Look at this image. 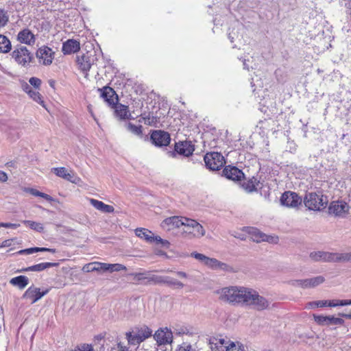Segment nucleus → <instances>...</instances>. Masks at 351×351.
Segmentation results:
<instances>
[{"mask_svg":"<svg viewBox=\"0 0 351 351\" xmlns=\"http://www.w3.org/2000/svg\"><path fill=\"white\" fill-rule=\"evenodd\" d=\"M161 226L168 231L177 229L178 233L189 239L200 238L206 233L203 226L197 221L180 216H173L164 219Z\"/></svg>","mask_w":351,"mask_h":351,"instance_id":"obj_1","label":"nucleus"},{"mask_svg":"<svg viewBox=\"0 0 351 351\" xmlns=\"http://www.w3.org/2000/svg\"><path fill=\"white\" fill-rule=\"evenodd\" d=\"M248 287L230 286L223 287L218 292L219 299L234 306H244Z\"/></svg>","mask_w":351,"mask_h":351,"instance_id":"obj_2","label":"nucleus"},{"mask_svg":"<svg viewBox=\"0 0 351 351\" xmlns=\"http://www.w3.org/2000/svg\"><path fill=\"white\" fill-rule=\"evenodd\" d=\"M328 202V197L319 191L307 193L304 198L305 206L314 211H321L325 208Z\"/></svg>","mask_w":351,"mask_h":351,"instance_id":"obj_3","label":"nucleus"},{"mask_svg":"<svg viewBox=\"0 0 351 351\" xmlns=\"http://www.w3.org/2000/svg\"><path fill=\"white\" fill-rule=\"evenodd\" d=\"M244 306L257 311H263L269 307V302L267 298L261 295L257 291L248 287Z\"/></svg>","mask_w":351,"mask_h":351,"instance_id":"obj_4","label":"nucleus"},{"mask_svg":"<svg viewBox=\"0 0 351 351\" xmlns=\"http://www.w3.org/2000/svg\"><path fill=\"white\" fill-rule=\"evenodd\" d=\"M152 331L147 326L136 328L131 332H126V339L128 344L136 346L138 345L144 340L152 335Z\"/></svg>","mask_w":351,"mask_h":351,"instance_id":"obj_5","label":"nucleus"},{"mask_svg":"<svg viewBox=\"0 0 351 351\" xmlns=\"http://www.w3.org/2000/svg\"><path fill=\"white\" fill-rule=\"evenodd\" d=\"M350 206L342 200L332 201L328 206V214L337 218H345L348 215Z\"/></svg>","mask_w":351,"mask_h":351,"instance_id":"obj_6","label":"nucleus"},{"mask_svg":"<svg viewBox=\"0 0 351 351\" xmlns=\"http://www.w3.org/2000/svg\"><path fill=\"white\" fill-rule=\"evenodd\" d=\"M204 160L206 167L212 171L219 170L225 164L224 157L219 152L207 153Z\"/></svg>","mask_w":351,"mask_h":351,"instance_id":"obj_7","label":"nucleus"},{"mask_svg":"<svg viewBox=\"0 0 351 351\" xmlns=\"http://www.w3.org/2000/svg\"><path fill=\"white\" fill-rule=\"evenodd\" d=\"M130 276L134 283L145 285H156L159 279L158 275L152 274L149 271L132 273Z\"/></svg>","mask_w":351,"mask_h":351,"instance_id":"obj_8","label":"nucleus"},{"mask_svg":"<svg viewBox=\"0 0 351 351\" xmlns=\"http://www.w3.org/2000/svg\"><path fill=\"white\" fill-rule=\"evenodd\" d=\"M145 104L146 110H170L167 101L163 97L155 95L148 96Z\"/></svg>","mask_w":351,"mask_h":351,"instance_id":"obj_9","label":"nucleus"},{"mask_svg":"<svg viewBox=\"0 0 351 351\" xmlns=\"http://www.w3.org/2000/svg\"><path fill=\"white\" fill-rule=\"evenodd\" d=\"M12 57L14 60L22 66L27 65L32 60V56L24 46H19L12 53Z\"/></svg>","mask_w":351,"mask_h":351,"instance_id":"obj_10","label":"nucleus"},{"mask_svg":"<svg viewBox=\"0 0 351 351\" xmlns=\"http://www.w3.org/2000/svg\"><path fill=\"white\" fill-rule=\"evenodd\" d=\"M194 150V145L191 141H180L176 143L174 152H169L168 154L172 158L176 157L177 154L188 157L193 154Z\"/></svg>","mask_w":351,"mask_h":351,"instance_id":"obj_11","label":"nucleus"},{"mask_svg":"<svg viewBox=\"0 0 351 351\" xmlns=\"http://www.w3.org/2000/svg\"><path fill=\"white\" fill-rule=\"evenodd\" d=\"M50 291V289H45L40 290V288L34 286H30L23 293V298L31 300V303L34 304L40 300L43 296L47 295Z\"/></svg>","mask_w":351,"mask_h":351,"instance_id":"obj_12","label":"nucleus"},{"mask_svg":"<svg viewBox=\"0 0 351 351\" xmlns=\"http://www.w3.org/2000/svg\"><path fill=\"white\" fill-rule=\"evenodd\" d=\"M229 343V339L222 335L213 336L208 339L210 351H226Z\"/></svg>","mask_w":351,"mask_h":351,"instance_id":"obj_13","label":"nucleus"},{"mask_svg":"<svg viewBox=\"0 0 351 351\" xmlns=\"http://www.w3.org/2000/svg\"><path fill=\"white\" fill-rule=\"evenodd\" d=\"M99 90L101 93V97L108 104L109 107L112 108L117 107V104L119 101V97L114 89L109 86H105L99 89Z\"/></svg>","mask_w":351,"mask_h":351,"instance_id":"obj_14","label":"nucleus"},{"mask_svg":"<svg viewBox=\"0 0 351 351\" xmlns=\"http://www.w3.org/2000/svg\"><path fill=\"white\" fill-rule=\"evenodd\" d=\"M150 139L152 143L157 147L167 146L171 141L169 134L162 130L153 131Z\"/></svg>","mask_w":351,"mask_h":351,"instance_id":"obj_15","label":"nucleus"},{"mask_svg":"<svg viewBox=\"0 0 351 351\" xmlns=\"http://www.w3.org/2000/svg\"><path fill=\"white\" fill-rule=\"evenodd\" d=\"M113 116L119 120H134L135 118L138 119V122L141 123L143 121L145 123L149 124L150 122L146 119V114H136L135 111H114Z\"/></svg>","mask_w":351,"mask_h":351,"instance_id":"obj_16","label":"nucleus"},{"mask_svg":"<svg viewBox=\"0 0 351 351\" xmlns=\"http://www.w3.org/2000/svg\"><path fill=\"white\" fill-rule=\"evenodd\" d=\"M280 202L287 207L296 208L301 204L302 199L295 192L286 191L282 195Z\"/></svg>","mask_w":351,"mask_h":351,"instance_id":"obj_17","label":"nucleus"},{"mask_svg":"<svg viewBox=\"0 0 351 351\" xmlns=\"http://www.w3.org/2000/svg\"><path fill=\"white\" fill-rule=\"evenodd\" d=\"M315 322L321 326L343 325V319L334 316H324L321 315H313Z\"/></svg>","mask_w":351,"mask_h":351,"instance_id":"obj_18","label":"nucleus"},{"mask_svg":"<svg viewBox=\"0 0 351 351\" xmlns=\"http://www.w3.org/2000/svg\"><path fill=\"white\" fill-rule=\"evenodd\" d=\"M51 171L57 176L72 183L76 184L80 180V178L75 176L73 171H69L65 167H54L51 169Z\"/></svg>","mask_w":351,"mask_h":351,"instance_id":"obj_19","label":"nucleus"},{"mask_svg":"<svg viewBox=\"0 0 351 351\" xmlns=\"http://www.w3.org/2000/svg\"><path fill=\"white\" fill-rule=\"evenodd\" d=\"M154 339L159 345L170 344L173 341V332L167 328L160 329L155 332Z\"/></svg>","mask_w":351,"mask_h":351,"instance_id":"obj_20","label":"nucleus"},{"mask_svg":"<svg viewBox=\"0 0 351 351\" xmlns=\"http://www.w3.org/2000/svg\"><path fill=\"white\" fill-rule=\"evenodd\" d=\"M36 56L39 59L40 62L49 65L51 64L53 59V52L51 48L44 46L37 51Z\"/></svg>","mask_w":351,"mask_h":351,"instance_id":"obj_21","label":"nucleus"},{"mask_svg":"<svg viewBox=\"0 0 351 351\" xmlns=\"http://www.w3.org/2000/svg\"><path fill=\"white\" fill-rule=\"evenodd\" d=\"M324 280L323 276H318L304 280H297L295 282V285L304 289L313 288L323 283Z\"/></svg>","mask_w":351,"mask_h":351,"instance_id":"obj_22","label":"nucleus"},{"mask_svg":"<svg viewBox=\"0 0 351 351\" xmlns=\"http://www.w3.org/2000/svg\"><path fill=\"white\" fill-rule=\"evenodd\" d=\"M17 40L23 44L34 45L36 42L35 35L27 28L20 31L17 35Z\"/></svg>","mask_w":351,"mask_h":351,"instance_id":"obj_23","label":"nucleus"},{"mask_svg":"<svg viewBox=\"0 0 351 351\" xmlns=\"http://www.w3.org/2000/svg\"><path fill=\"white\" fill-rule=\"evenodd\" d=\"M223 175L233 181L241 180L244 176V173L240 169L236 167H226L223 170Z\"/></svg>","mask_w":351,"mask_h":351,"instance_id":"obj_24","label":"nucleus"},{"mask_svg":"<svg viewBox=\"0 0 351 351\" xmlns=\"http://www.w3.org/2000/svg\"><path fill=\"white\" fill-rule=\"evenodd\" d=\"M80 49V43L74 39H69L62 44V51L64 54L74 53Z\"/></svg>","mask_w":351,"mask_h":351,"instance_id":"obj_25","label":"nucleus"},{"mask_svg":"<svg viewBox=\"0 0 351 351\" xmlns=\"http://www.w3.org/2000/svg\"><path fill=\"white\" fill-rule=\"evenodd\" d=\"M322 261L328 263L346 262V253H332L323 252Z\"/></svg>","mask_w":351,"mask_h":351,"instance_id":"obj_26","label":"nucleus"},{"mask_svg":"<svg viewBox=\"0 0 351 351\" xmlns=\"http://www.w3.org/2000/svg\"><path fill=\"white\" fill-rule=\"evenodd\" d=\"M159 279L157 284H166L169 286L173 287L176 289H182L184 287V284L178 280L171 278L169 276H158Z\"/></svg>","mask_w":351,"mask_h":351,"instance_id":"obj_27","label":"nucleus"},{"mask_svg":"<svg viewBox=\"0 0 351 351\" xmlns=\"http://www.w3.org/2000/svg\"><path fill=\"white\" fill-rule=\"evenodd\" d=\"M77 62L79 65L80 69L83 72L88 71L92 65V62L88 55H83L80 57H77Z\"/></svg>","mask_w":351,"mask_h":351,"instance_id":"obj_28","label":"nucleus"},{"mask_svg":"<svg viewBox=\"0 0 351 351\" xmlns=\"http://www.w3.org/2000/svg\"><path fill=\"white\" fill-rule=\"evenodd\" d=\"M247 228L248 234L254 241L260 243L263 241V238H266L265 234L260 231L258 228L254 227H248Z\"/></svg>","mask_w":351,"mask_h":351,"instance_id":"obj_29","label":"nucleus"},{"mask_svg":"<svg viewBox=\"0 0 351 351\" xmlns=\"http://www.w3.org/2000/svg\"><path fill=\"white\" fill-rule=\"evenodd\" d=\"M10 283L19 289H23L29 284V279L25 276H19L11 278Z\"/></svg>","mask_w":351,"mask_h":351,"instance_id":"obj_30","label":"nucleus"},{"mask_svg":"<svg viewBox=\"0 0 351 351\" xmlns=\"http://www.w3.org/2000/svg\"><path fill=\"white\" fill-rule=\"evenodd\" d=\"M127 130L132 134L139 138H143L144 135L143 132L142 125L140 124L136 125L132 122H128L125 124Z\"/></svg>","mask_w":351,"mask_h":351,"instance_id":"obj_31","label":"nucleus"},{"mask_svg":"<svg viewBox=\"0 0 351 351\" xmlns=\"http://www.w3.org/2000/svg\"><path fill=\"white\" fill-rule=\"evenodd\" d=\"M56 263H41L28 267L23 269L24 271H41L46 269L56 266Z\"/></svg>","mask_w":351,"mask_h":351,"instance_id":"obj_32","label":"nucleus"},{"mask_svg":"<svg viewBox=\"0 0 351 351\" xmlns=\"http://www.w3.org/2000/svg\"><path fill=\"white\" fill-rule=\"evenodd\" d=\"M135 234L138 237L152 243L153 233L150 230L146 228H139L135 230Z\"/></svg>","mask_w":351,"mask_h":351,"instance_id":"obj_33","label":"nucleus"},{"mask_svg":"<svg viewBox=\"0 0 351 351\" xmlns=\"http://www.w3.org/2000/svg\"><path fill=\"white\" fill-rule=\"evenodd\" d=\"M259 181L255 178H252L247 180H244L241 184L242 188L247 192H253L256 190V186H258Z\"/></svg>","mask_w":351,"mask_h":351,"instance_id":"obj_34","label":"nucleus"},{"mask_svg":"<svg viewBox=\"0 0 351 351\" xmlns=\"http://www.w3.org/2000/svg\"><path fill=\"white\" fill-rule=\"evenodd\" d=\"M12 49L10 40L4 35L0 34V53H6Z\"/></svg>","mask_w":351,"mask_h":351,"instance_id":"obj_35","label":"nucleus"},{"mask_svg":"<svg viewBox=\"0 0 351 351\" xmlns=\"http://www.w3.org/2000/svg\"><path fill=\"white\" fill-rule=\"evenodd\" d=\"M24 191L25 192L29 193L32 195L43 197V198L45 199L47 201H49V202L53 201V197L51 196H50V195H47V194H46L45 193L40 192V191H38V190H36L35 189H33V188H25Z\"/></svg>","mask_w":351,"mask_h":351,"instance_id":"obj_36","label":"nucleus"},{"mask_svg":"<svg viewBox=\"0 0 351 351\" xmlns=\"http://www.w3.org/2000/svg\"><path fill=\"white\" fill-rule=\"evenodd\" d=\"M23 223L29 226L32 230L41 232L43 231V226L41 223L36 222L30 220H24Z\"/></svg>","mask_w":351,"mask_h":351,"instance_id":"obj_37","label":"nucleus"},{"mask_svg":"<svg viewBox=\"0 0 351 351\" xmlns=\"http://www.w3.org/2000/svg\"><path fill=\"white\" fill-rule=\"evenodd\" d=\"M217 270H220L228 273H235L237 271V269L233 266L221 261H219Z\"/></svg>","mask_w":351,"mask_h":351,"instance_id":"obj_38","label":"nucleus"},{"mask_svg":"<svg viewBox=\"0 0 351 351\" xmlns=\"http://www.w3.org/2000/svg\"><path fill=\"white\" fill-rule=\"evenodd\" d=\"M10 16L7 10L0 8V27H5L9 22Z\"/></svg>","mask_w":351,"mask_h":351,"instance_id":"obj_39","label":"nucleus"},{"mask_svg":"<svg viewBox=\"0 0 351 351\" xmlns=\"http://www.w3.org/2000/svg\"><path fill=\"white\" fill-rule=\"evenodd\" d=\"M82 271L84 272H86V273L92 272V271H99L98 262H93V263H90L86 264L83 267Z\"/></svg>","mask_w":351,"mask_h":351,"instance_id":"obj_40","label":"nucleus"},{"mask_svg":"<svg viewBox=\"0 0 351 351\" xmlns=\"http://www.w3.org/2000/svg\"><path fill=\"white\" fill-rule=\"evenodd\" d=\"M326 300H318V301H313L310 302L306 304V308L310 309V308H315L318 307H325L326 306Z\"/></svg>","mask_w":351,"mask_h":351,"instance_id":"obj_41","label":"nucleus"},{"mask_svg":"<svg viewBox=\"0 0 351 351\" xmlns=\"http://www.w3.org/2000/svg\"><path fill=\"white\" fill-rule=\"evenodd\" d=\"M226 351H245V350L242 344L230 342L228 346H227V348L226 349Z\"/></svg>","mask_w":351,"mask_h":351,"instance_id":"obj_42","label":"nucleus"},{"mask_svg":"<svg viewBox=\"0 0 351 351\" xmlns=\"http://www.w3.org/2000/svg\"><path fill=\"white\" fill-rule=\"evenodd\" d=\"M326 306L336 307L339 306H346V300H326Z\"/></svg>","mask_w":351,"mask_h":351,"instance_id":"obj_43","label":"nucleus"},{"mask_svg":"<svg viewBox=\"0 0 351 351\" xmlns=\"http://www.w3.org/2000/svg\"><path fill=\"white\" fill-rule=\"evenodd\" d=\"M219 261L217 259L214 258H210L208 257L206 260V262L204 263V265L207 266L208 267L212 269H217V265L219 264Z\"/></svg>","mask_w":351,"mask_h":351,"instance_id":"obj_44","label":"nucleus"},{"mask_svg":"<svg viewBox=\"0 0 351 351\" xmlns=\"http://www.w3.org/2000/svg\"><path fill=\"white\" fill-rule=\"evenodd\" d=\"M125 269H126V267L121 264H119V263L109 264L108 263V271L110 272L119 271L125 270Z\"/></svg>","mask_w":351,"mask_h":351,"instance_id":"obj_45","label":"nucleus"},{"mask_svg":"<svg viewBox=\"0 0 351 351\" xmlns=\"http://www.w3.org/2000/svg\"><path fill=\"white\" fill-rule=\"evenodd\" d=\"M156 242L157 243H160L162 246L168 247L170 245L169 242L167 240H164L161 239L158 236H154L153 234V239H152V243Z\"/></svg>","mask_w":351,"mask_h":351,"instance_id":"obj_46","label":"nucleus"},{"mask_svg":"<svg viewBox=\"0 0 351 351\" xmlns=\"http://www.w3.org/2000/svg\"><path fill=\"white\" fill-rule=\"evenodd\" d=\"M29 95L31 98H32L37 103H40V104L43 103V101L41 99L40 95L36 89L33 90L32 92H30Z\"/></svg>","mask_w":351,"mask_h":351,"instance_id":"obj_47","label":"nucleus"},{"mask_svg":"<svg viewBox=\"0 0 351 351\" xmlns=\"http://www.w3.org/2000/svg\"><path fill=\"white\" fill-rule=\"evenodd\" d=\"M90 202L91 205L93 207H95L96 209H97L100 211H102L103 207L104 205V202L99 201L97 199H90Z\"/></svg>","mask_w":351,"mask_h":351,"instance_id":"obj_48","label":"nucleus"},{"mask_svg":"<svg viewBox=\"0 0 351 351\" xmlns=\"http://www.w3.org/2000/svg\"><path fill=\"white\" fill-rule=\"evenodd\" d=\"M191 256L195 259L198 260L199 262L203 263L204 265L206 260L207 259L208 256H205L204 254L198 253V252H193L191 253Z\"/></svg>","mask_w":351,"mask_h":351,"instance_id":"obj_49","label":"nucleus"},{"mask_svg":"<svg viewBox=\"0 0 351 351\" xmlns=\"http://www.w3.org/2000/svg\"><path fill=\"white\" fill-rule=\"evenodd\" d=\"M173 332L176 335H182L187 334L189 332V330L184 326H176V327L173 328Z\"/></svg>","mask_w":351,"mask_h":351,"instance_id":"obj_50","label":"nucleus"},{"mask_svg":"<svg viewBox=\"0 0 351 351\" xmlns=\"http://www.w3.org/2000/svg\"><path fill=\"white\" fill-rule=\"evenodd\" d=\"M323 252H313L310 254V258L315 261H322Z\"/></svg>","mask_w":351,"mask_h":351,"instance_id":"obj_51","label":"nucleus"},{"mask_svg":"<svg viewBox=\"0 0 351 351\" xmlns=\"http://www.w3.org/2000/svg\"><path fill=\"white\" fill-rule=\"evenodd\" d=\"M29 82L31 86H32L35 88V89L39 88V87L41 85V80L39 78L35 77H31L29 80Z\"/></svg>","mask_w":351,"mask_h":351,"instance_id":"obj_52","label":"nucleus"},{"mask_svg":"<svg viewBox=\"0 0 351 351\" xmlns=\"http://www.w3.org/2000/svg\"><path fill=\"white\" fill-rule=\"evenodd\" d=\"M117 108H120V110H128L129 108V105L123 100H122V98H119L118 104H117V107H115V110H117Z\"/></svg>","mask_w":351,"mask_h":351,"instance_id":"obj_53","label":"nucleus"},{"mask_svg":"<svg viewBox=\"0 0 351 351\" xmlns=\"http://www.w3.org/2000/svg\"><path fill=\"white\" fill-rule=\"evenodd\" d=\"M266 238H263V241H267L270 243H276L278 241V237L272 236V235H267L265 234Z\"/></svg>","mask_w":351,"mask_h":351,"instance_id":"obj_54","label":"nucleus"},{"mask_svg":"<svg viewBox=\"0 0 351 351\" xmlns=\"http://www.w3.org/2000/svg\"><path fill=\"white\" fill-rule=\"evenodd\" d=\"M177 351H193L192 347L187 343H183L180 346Z\"/></svg>","mask_w":351,"mask_h":351,"instance_id":"obj_55","label":"nucleus"},{"mask_svg":"<svg viewBox=\"0 0 351 351\" xmlns=\"http://www.w3.org/2000/svg\"><path fill=\"white\" fill-rule=\"evenodd\" d=\"M0 226H1V227H3V228L16 229L20 226V224L12 223H0Z\"/></svg>","mask_w":351,"mask_h":351,"instance_id":"obj_56","label":"nucleus"},{"mask_svg":"<svg viewBox=\"0 0 351 351\" xmlns=\"http://www.w3.org/2000/svg\"><path fill=\"white\" fill-rule=\"evenodd\" d=\"M118 351H129V347L125 343L119 341L117 343Z\"/></svg>","mask_w":351,"mask_h":351,"instance_id":"obj_57","label":"nucleus"},{"mask_svg":"<svg viewBox=\"0 0 351 351\" xmlns=\"http://www.w3.org/2000/svg\"><path fill=\"white\" fill-rule=\"evenodd\" d=\"M38 252V247H35L28 248V249H26L24 250H21L19 252L21 254L26 253L27 254H33L34 252Z\"/></svg>","mask_w":351,"mask_h":351,"instance_id":"obj_58","label":"nucleus"},{"mask_svg":"<svg viewBox=\"0 0 351 351\" xmlns=\"http://www.w3.org/2000/svg\"><path fill=\"white\" fill-rule=\"evenodd\" d=\"M98 268L99 271H108V263L98 262Z\"/></svg>","mask_w":351,"mask_h":351,"instance_id":"obj_59","label":"nucleus"},{"mask_svg":"<svg viewBox=\"0 0 351 351\" xmlns=\"http://www.w3.org/2000/svg\"><path fill=\"white\" fill-rule=\"evenodd\" d=\"M114 211V208L112 206L104 204L102 212L105 213H111Z\"/></svg>","mask_w":351,"mask_h":351,"instance_id":"obj_60","label":"nucleus"},{"mask_svg":"<svg viewBox=\"0 0 351 351\" xmlns=\"http://www.w3.org/2000/svg\"><path fill=\"white\" fill-rule=\"evenodd\" d=\"M8 180L7 173L4 171H0V181L2 182H5Z\"/></svg>","mask_w":351,"mask_h":351,"instance_id":"obj_61","label":"nucleus"},{"mask_svg":"<svg viewBox=\"0 0 351 351\" xmlns=\"http://www.w3.org/2000/svg\"><path fill=\"white\" fill-rule=\"evenodd\" d=\"M80 351H93V348L90 345H83L81 348L79 349Z\"/></svg>","mask_w":351,"mask_h":351,"instance_id":"obj_62","label":"nucleus"},{"mask_svg":"<svg viewBox=\"0 0 351 351\" xmlns=\"http://www.w3.org/2000/svg\"><path fill=\"white\" fill-rule=\"evenodd\" d=\"M23 88L28 95L33 90L32 88L27 84L23 85Z\"/></svg>","mask_w":351,"mask_h":351,"instance_id":"obj_63","label":"nucleus"},{"mask_svg":"<svg viewBox=\"0 0 351 351\" xmlns=\"http://www.w3.org/2000/svg\"><path fill=\"white\" fill-rule=\"evenodd\" d=\"M38 252H50L54 253L56 252L55 249L46 248V247H38Z\"/></svg>","mask_w":351,"mask_h":351,"instance_id":"obj_64","label":"nucleus"}]
</instances>
